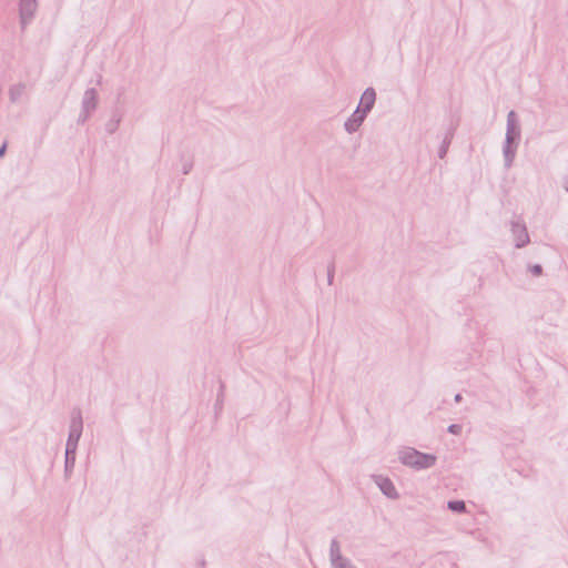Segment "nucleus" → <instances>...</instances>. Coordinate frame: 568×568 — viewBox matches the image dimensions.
<instances>
[{
    "label": "nucleus",
    "mask_w": 568,
    "mask_h": 568,
    "mask_svg": "<svg viewBox=\"0 0 568 568\" xmlns=\"http://www.w3.org/2000/svg\"><path fill=\"white\" fill-rule=\"evenodd\" d=\"M565 190L568 192V184H567V185H565Z\"/></svg>",
    "instance_id": "nucleus-27"
},
{
    "label": "nucleus",
    "mask_w": 568,
    "mask_h": 568,
    "mask_svg": "<svg viewBox=\"0 0 568 568\" xmlns=\"http://www.w3.org/2000/svg\"><path fill=\"white\" fill-rule=\"evenodd\" d=\"M98 99L99 94L94 88L87 89L82 98L81 109L93 113L98 106Z\"/></svg>",
    "instance_id": "nucleus-10"
},
{
    "label": "nucleus",
    "mask_w": 568,
    "mask_h": 568,
    "mask_svg": "<svg viewBox=\"0 0 568 568\" xmlns=\"http://www.w3.org/2000/svg\"><path fill=\"white\" fill-rule=\"evenodd\" d=\"M26 85L22 83L12 85L9 90V97L11 102H17L20 100L22 94L24 93Z\"/></svg>",
    "instance_id": "nucleus-15"
},
{
    "label": "nucleus",
    "mask_w": 568,
    "mask_h": 568,
    "mask_svg": "<svg viewBox=\"0 0 568 568\" xmlns=\"http://www.w3.org/2000/svg\"><path fill=\"white\" fill-rule=\"evenodd\" d=\"M83 432L82 412L79 407H74L71 412V420L69 426L68 439L65 443V452L75 453L78 449L79 440Z\"/></svg>",
    "instance_id": "nucleus-3"
},
{
    "label": "nucleus",
    "mask_w": 568,
    "mask_h": 568,
    "mask_svg": "<svg viewBox=\"0 0 568 568\" xmlns=\"http://www.w3.org/2000/svg\"><path fill=\"white\" fill-rule=\"evenodd\" d=\"M521 136V129L517 113L510 110L507 114L506 136L503 144L505 168L509 169L515 160Z\"/></svg>",
    "instance_id": "nucleus-1"
},
{
    "label": "nucleus",
    "mask_w": 568,
    "mask_h": 568,
    "mask_svg": "<svg viewBox=\"0 0 568 568\" xmlns=\"http://www.w3.org/2000/svg\"><path fill=\"white\" fill-rule=\"evenodd\" d=\"M398 459L407 467L423 470L433 467L437 457L434 454L423 453L413 447H405L398 452Z\"/></svg>",
    "instance_id": "nucleus-2"
},
{
    "label": "nucleus",
    "mask_w": 568,
    "mask_h": 568,
    "mask_svg": "<svg viewBox=\"0 0 568 568\" xmlns=\"http://www.w3.org/2000/svg\"><path fill=\"white\" fill-rule=\"evenodd\" d=\"M455 403H460L463 400V396L460 393L456 394L454 397Z\"/></svg>",
    "instance_id": "nucleus-25"
},
{
    "label": "nucleus",
    "mask_w": 568,
    "mask_h": 568,
    "mask_svg": "<svg viewBox=\"0 0 568 568\" xmlns=\"http://www.w3.org/2000/svg\"><path fill=\"white\" fill-rule=\"evenodd\" d=\"M511 233L515 240L516 248H523L529 244L530 237L524 221H511Z\"/></svg>",
    "instance_id": "nucleus-5"
},
{
    "label": "nucleus",
    "mask_w": 568,
    "mask_h": 568,
    "mask_svg": "<svg viewBox=\"0 0 568 568\" xmlns=\"http://www.w3.org/2000/svg\"><path fill=\"white\" fill-rule=\"evenodd\" d=\"M224 389H225V385L224 383L221 381L220 382V388H219V392H217V395H216V400H215V404H214V410H215V414H219L222 408H223V403H224Z\"/></svg>",
    "instance_id": "nucleus-16"
},
{
    "label": "nucleus",
    "mask_w": 568,
    "mask_h": 568,
    "mask_svg": "<svg viewBox=\"0 0 568 568\" xmlns=\"http://www.w3.org/2000/svg\"><path fill=\"white\" fill-rule=\"evenodd\" d=\"M7 148H8L7 142H3V143L0 145V159H1V158H3V156L6 155Z\"/></svg>",
    "instance_id": "nucleus-24"
},
{
    "label": "nucleus",
    "mask_w": 568,
    "mask_h": 568,
    "mask_svg": "<svg viewBox=\"0 0 568 568\" xmlns=\"http://www.w3.org/2000/svg\"><path fill=\"white\" fill-rule=\"evenodd\" d=\"M193 169V161L192 160H189V161H185L183 164H182V173L184 175L189 174Z\"/></svg>",
    "instance_id": "nucleus-23"
},
{
    "label": "nucleus",
    "mask_w": 568,
    "mask_h": 568,
    "mask_svg": "<svg viewBox=\"0 0 568 568\" xmlns=\"http://www.w3.org/2000/svg\"><path fill=\"white\" fill-rule=\"evenodd\" d=\"M529 271L530 273L534 275V276H540L542 275V266L540 264H532V265H529Z\"/></svg>",
    "instance_id": "nucleus-22"
},
{
    "label": "nucleus",
    "mask_w": 568,
    "mask_h": 568,
    "mask_svg": "<svg viewBox=\"0 0 568 568\" xmlns=\"http://www.w3.org/2000/svg\"><path fill=\"white\" fill-rule=\"evenodd\" d=\"M332 566H333V568H355V566L347 558H344L343 560H341Z\"/></svg>",
    "instance_id": "nucleus-19"
},
{
    "label": "nucleus",
    "mask_w": 568,
    "mask_h": 568,
    "mask_svg": "<svg viewBox=\"0 0 568 568\" xmlns=\"http://www.w3.org/2000/svg\"><path fill=\"white\" fill-rule=\"evenodd\" d=\"M92 112L85 111L81 109V112L79 114V118L77 120L78 124H84L89 118L91 116Z\"/></svg>",
    "instance_id": "nucleus-20"
},
{
    "label": "nucleus",
    "mask_w": 568,
    "mask_h": 568,
    "mask_svg": "<svg viewBox=\"0 0 568 568\" xmlns=\"http://www.w3.org/2000/svg\"><path fill=\"white\" fill-rule=\"evenodd\" d=\"M199 568H205V559L204 558L201 559Z\"/></svg>",
    "instance_id": "nucleus-26"
},
{
    "label": "nucleus",
    "mask_w": 568,
    "mask_h": 568,
    "mask_svg": "<svg viewBox=\"0 0 568 568\" xmlns=\"http://www.w3.org/2000/svg\"><path fill=\"white\" fill-rule=\"evenodd\" d=\"M447 508L455 514H464L467 510L466 504L462 499H452L447 503Z\"/></svg>",
    "instance_id": "nucleus-14"
},
{
    "label": "nucleus",
    "mask_w": 568,
    "mask_h": 568,
    "mask_svg": "<svg viewBox=\"0 0 568 568\" xmlns=\"http://www.w3.org/2000/svg\"><path fill=\"white\" fill-rule=\"evenodd\" d=\"M376 103V91L374 88L369 87L365 89L362 93L359 103L356 109L364 112L365 114H369Z\"/></svg>",
    "instance_id": "nucleus-7"
},
{
    "label": "nucleus",
    "mask_w": 568,
    "mask_h": 568,
    "mask_svg": "<svg viewBox=\"0 0 568 568\" xmlns=\"http://www.w3.org/2000/svg\"><path fill=\"white\" fill-rule=\"evenodd\" d=\"M457 126H458V120L456 122L452 121L449 124V128L446 130L445 136L438 148L437 154H438L439 159H445V156L449 150V146L452 144V141L454 139Z\"/></svg>",
    "instance_id": "nucleus-9"
},
{
    "label": "nucleus",
    "mask_w": 568,
    "mask_h": 568,
    "mask_svg": "<svg viewBox=\"0 0 568 568\" xmlns=\"http://www.w3.org/2000/svg\"><path fill=\"white\" fill-rule=\"evenodd\" d=\"M436 562H439V564H447L449 567H453L455 566V562L452 561L449 555L447 554H438L436 556Z\"/></svg>",
    "instance_id": "nucleus-18"
},
{
    "label": "nucleus",
    "mask_w": 568,
    "mask_h": 568,
    "mask_svg": "<svg viewBox=\"0 0 568 568\" xmlns=\"http://www.w3.org/2000/svg\"><path fill=\"white\" fill-rule=\"evenodd\" d=\"M462 430H463V427L462 425L459 424H450L448 427H447V432L449 434H453V435H460L462 434Z\"/></svg>",
    "instance_id": "nucleus-21"
},
{
    "label": "nucleus",
    "mask_w": 568,
    "mask_h": 568,
    "mask_svg": "<svg viewBox=\"0 0 568 568\" xmlns=\"http://www.w3.org/2000/svg\"><path fill=\"white\" fill-rule=\"evenodd\" d=\"M38 9V0H20L19 1V17L21 28L24 29L34 18Z\"/></svg>",
    "instance_id": "nucleus-4"
},
{
    "label": "nucleus",
    "mask_w": 568,
    "mask_h": 568,
    "mask_svg": "<svg viewBox=\"0 0 568 568\" xmlns=\"http://www.w3.org/2000/svg\"><path fill=\"white\" fill-rule=\"evenodd\" d=\"M345 557H343L342 552H341V546H339V542L336 538H333L332 541H331V547H329V559H331V562L332 565L343 560Z\"/></svg>",
    "instance_id": "nucleus-11"
},
{
    "label": "nucleus",
    "mask_w": 568,
    "mask_h": 568,
    "mask_svg": "<svg viewBox=\"0 0 568 568\" xmlns=\"http://www.w3.org/2000/svg\"><path fill=\"white\" fill-rule=\"evenodd\" d=\"M372 478L373 481L377 485V487L387 498L394 500L399 498V494L390 478L383 475H373Z\"/></svg>",
    "instance_id": "nucleus-6"
},
{
    "label": "nucleus",
    "mask_w": 568,
    "mask_h": 568,
    "mask_svg": "<svg viewBox=\"0 0 568 568\" xmlns=\"http://www.w3.org/2000/svg\"><path fill=\"white\" fill-rule=\"evenodd\" d=\"M121 122V114L118 110L113 111L111 119L105 123V130L109 134H113Z\"/></svg>",
    "instance_id": "nucleus-13"
},
{
    "label": "nucleus",
    "mask_w": 568,
    "mask_h": 568,
    "mask_svg": "<svg viewBox=\"0 0 568 568\" xmlns=\"http://www.w3.org/2000/svg\"><path fill=\"white\" fill-rule=\"evenodd\" d=\"M335 276V257L327 265V284L333 285Z\"/></svg>",
    "instance_id": "nucleus-17"
},
{
    "label": "nucleus",
    "mask_w": 568,
    "mask_h": 568,
    "mask_svg": "<svg viewBox=\"0 0 568 568\" xmlns=\"http://www.w3.org/2000/svg\"><path fill=\"white\" fill-rule=\"evenodd\" d=\"M367 118V114L356 109L349 118L344 123V129L347 133L353 134L355 133L361 125L364 123L365 119Z\"/></svg>",
    "instance_id": "nucleus-8"
},
{
    "label": "nucleus",
    "mask_w": 568,
    "mask_h": 568,
    "mask_svg": "<svg viewBox=\"0 0 568 568\" xmlns=\"http://www.w3.org/2000/svg\"><path fill=\"white\" fill-rule=\"evenodd\" d=\"M75 456H77L75 453L64 452V477H65V479H69L73 471V468L75 465Z\"/></svg>",
    "instance_id": "nucleus-12"
}]
</instances>
